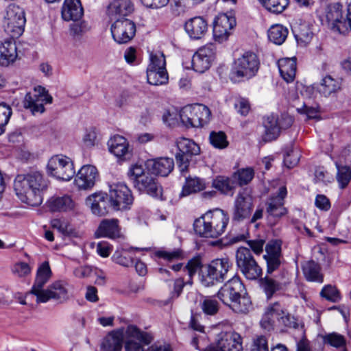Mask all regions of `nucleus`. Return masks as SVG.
Wrapping results in <instances>:
<instances>
[{
	"label": "nucleus",
	"instance_id": "f257e3e1",
	"mask_svg": "<svg viewBox=\"0 0 351 351\" xmlns=\"http://www.w3.org/2000/svg\"><path fill=\"white\" fill-rule=\"evenodd\" d=\"M49 185L48 180L39 171L19 174L14 181V190L16 196L23 203L31 206L40 205L43 194Z\"/></svg>",
	"mask_w": 351,
	"mask_h": 351
},
{
	"label": "nucleus",
	"instance_id": "f03ea898",
	"mask_svg": "<svg viewBox=\"0 0 351 351\" xmlns=\"http://www.w3.org/2000/svg\"><path fill=\"white\" fill-rule=\"evenodd\" d=\"M229 217L221 209L209 210L197 219L193 223L196 234L205 238H217L226 230Z\"/></svg>",
	"mask_w": 351,
	"mask_h": 351
},
{
	"label": "nucleus",
	"instance_id": "7ed1b4c3",
	"mask_svg": "<svg viewBox=\"0 0 351 351\" xmlns=\"http://www.w3.org/2000/svg\"><path fill=\"white\" fill-rule=\"evenodd\" d=\"M232 263L228 257L216 258L201 268L199 274L201 283L204 287L214 286L222 282L232 268Z\"/></svg>",
	"mask_w": 351,
	"mask_h": 351
},
{
	"label": "nucleus",
	"instance_id": "20e7f679",
	"mask_svg": "<svg viewBox=\"0 0 351 351\" xmlns=\"http://www.w3.org/2000/svg\"><path fill=\"white\" fill-rule=\"evenodd\" d=\"M25 21V12L21 8L14 3L8 6L3 21L7 34L12 38L19 37L24 31Z\"/></svg>",
	"mask_w": 351,
	"mask_h": 351
},
{
	"label": "nucleus",
	"instance_id": "39448f33",
	"mask_svg": "<svg viewBox=\"0 0 351 351\" xmlns=\"http://www.w3.org/2000/svg\"><path fill=\"white\" fill-rule=\"evenodd\" d=\"M210 111L202 104L184 107L180 114L182 123L187 128H201L210 120Z\"/></svg>",
	"mask_w": 351,
	"mask_h": 351
},
{
	"label": "nucleus",
	"instance_id": "423d86ee",
	"mask_svg": "<svg viewBox=\"0 0 351 351\" xmlns=\"http://www.w3.org/2000/svg\"><path fill=\"white\" fill-rule=\"evenodd\" d=\"M108 195L111 208L114 210H129L134 202L131 190L123 183L110 185Z\"/></svg>",
	"mask_w": 351,
	"mask_h": 351
},
{
	"label": "nucleus",
	"instance_id": "0eeeda50",
	"mask_svg": "<svg viewBox=\"0 0 351 351\" xmlns=\"http://www.w3.org/2000/svg\"><path fill=\"white\" fill-rule=\"evenodd\" d=\"M237 267L249 280H256L262 274V269L254 258L250 249L241 247L236 252Z\"/></svg>",
	"mask_w": 351,
	"mask_h": 351
},
{
	"label": "nucleus",
	"instance_id": "6e6552de",
	"mask_svg": "<svg viewBox=\"0 0 351 351\" xmlns=\"http://www.w3.org/2000/svg\"><path fill=\"white\" fill-rule=\"evenodd\" d=\"M47 171L51 176L64 181L70 180L75 173L73 162L63 155H56L49 159Z\"/></svg>",
	"mask_w": 351,
	"mask_h": 351
},
{
	"label": "nucleus",
	"instance_id": "1a4fd4ad",
	"mask_svg": "<svg viewBox=\"0 0 351 351\" xmlns=\"http://www.w3.org/2000/svg\"><path fill=\"white\" fill-rule=\"evenodd\" d=\"M259 61L256 55L252 52H245L234 62V66L231 73V79L250 78L255 75L258 69Z\"/></svg>",
	"mask_w": 351,
	"mask_h": 351
},
{
	"label": "nucleus",
	"instance_id": "9d476101",
	"mask_svg": "<svg viewBox=\"0 0 351 351\" xmlns=\"http://www.w3.org/2000/svg\"><path fill=\"white\" fill-rule=\"evenodd\" d=\"M343 5L340 3L330 4L326 10V17L330 29L339 34H346L351 25L348 19V7L346 18L343 16Z\"/></svg>",
	"mask_w": 351,
	"mask_h": 351
},
{
	"label": "nucleus",
	"instance_id": "9b49d317",
	"mask_svg": "<svg viewBox=\"0 0 351 351\" xmlns=\"http://www.w3.org/2000/svg\"><path fill=\"white\" fill-rule=\"evenodd\" d=\"M52 97L48 94L46 89L40 86L34 88L32 93L25 95L23 106L29 109L33 114L43 113L45 111L44 104H51Z\"/></svg>",
	"mask_w": 351,
	"mask_h": 351
},
{
	"label": "nucleus",
	"instance_id": "f8f14e48",
	"mask_svg": "<svg viewBox=\"0 0 351 351\" xmlns=\"http://www.w3.org/2000/svg\"><path fill=\"white\" fill-rule=\"evenodd\" d=\"M176 145L178 152L176 155L178 162H180V168L182 174L187 171L190 158L192 156L198 155L200 152L199 146L193 141L180 138L177 140ZM185 176V175H183Z\"/></svg>",
	"mask_w": 351,
	"mask_h": 351
},
{
	"label": "nucleus",
	"instance_id": "ddd939ff",
	"mask_svg": "<svg viewBox=\"0 0 351 351\" xmlns=\"http://www.w3.org/2000/svg\"><path fill=\"white\" fill-rule=\"evenodd\" d=\"M111 34L114 41L119 44L129 43L135 36V23L129 19H119L112 24Z\"/></svg>",
	"mask_w": 351,
	"mask_h": 351
},
{
	"label": "nucleus",
	"instance_id": "4468645a",
	"mask_svg": "<svg viewBox=\"0 0 351 351\" xmlns=\"http://www.w3.org/2000/svg\"><path fill=\"white\" fill-rule=\"evenodd\" d=\"M236 25L234 16L226 14H220L215 19L213 23V37L215 41L223 43L228 40Z\"/></svg>",
	"mask_w": 351,
	"mask_h": 351
},
{
	"label": "nucleus",
	"instance_id": "2eb2a0df",
	"mask_svg": "<svg viewBox=\"0 0 351 351\" xmlns=\"http://www.w3.org/2000/svg\"><path fill=\"white\" fill-rule=\"evenodd\" d=\"M253 199L248 189H243L237 194L234 204L232 219L241 221L247 218L252 210Z\"/></svg>",
	"mask_w": 351,
	"mask_h": 351
},
{
	"label": "nucleus",
	"instance_id": "dca6fc26",
	"mask_svg": "<svg viewBox=\"0 0 351 351\" xmlns=\"http://www.w3.org/2000/svg\"><path fill=\"white\" fill-rule=\"evenodd\" d=\"M244 291V286L239 277H232L219 289L218 298L224 304L230 306Z\"/></svg>",
	"mask_w": 351,
	"mask_h": 351
},
{
	"label": "nucleus",
	"instance_id": "f3484780",
	"mask_svg": "<svg viewBox=\"0 0 351 351\" xmlns=\"http://www.w3.org/2000/svg\"><path fill=\"white\" fill-rule=\"evenodd\" d=\"M215 46L212 43L199 48L192 58L193 70L198 73L208 70L215 59Z\"/></svg>",
	"mask_w": 351,
	"mask_h": 351
},
{
	"label": "nucleus",
	"instance_id": "a211bd4d",
	"mask_svg": "<svg viewBox=\"0 0 351 351\" xmlns=\"http://www.w3.org/2000/svg\"><path fill=\"white\" fill-rule=\"evenodd\" d=\"M287 194V188L282 186L276 193L268 198L266 202V212L269 217L279 219L287 213V209L284 206Z\"/></svg>",
	"mask_w": 351,
	"mask_h": 351
},
{
	"label": "nucleus",
	"instance_id": "6ab92c4d",
	"mask_svg": "<svg viewBox=\"0 0 351 351\" xmlns=\"http://www.w3.org/2000/svg\"><path fill=\"white\" fill-rule=\"evenodd\" d=\"M69 299L66 284L63 281H56L50 285L40 296L36 298L37 303H46L50 300L62 303Z\"/></svg>",
	"mask_w": 351,
	"mask_h": 351
},
{
	"label": "nucleus",
	"instance_id": "aec40b11",
	"mask_svg": "<svg viewBox=\"0 0 351 351\" xmlns=\"http://www.w3.org/2000/svg\"><path fill=\"white\" fill-rule=\"evenodd\" d=\"M134 10L131 0H110L106 7V14L110 19H128Z\"/></svg>",
	"mask_w": 351,
	"mask_h": 351
},
{
	"label": "nucleus",
	"instance_id": "412c9836",
	"mask_svg": "<svg viewBox=\"0 0 351 351\" xmlns=\"http://www.w3.org/2000/svg\"><path fill=\"white\" fill-rule=\"evenodd\" d=\"M86 204L97 216L106 215L111 208L109 195L103 192H97L89 195L86 199Z\"/></svg>",
	"mask_w": 351,
	"mask_h": 351
},
{
	"label": "nucleus",
	"instance_id": "4be33fe9",
	"mask_svg": "<svg viewBox=\"0 0 351 351\" xmlns=\"http://www.w3.org/2000/svg\"><path fill=\"white\" fill-rule=\"evenodd\" d=\"M288 284V279L284 274L281 277L275 278L267 275L259 280L260 287L268 300L271 299L276 292L284 289Z\"/></svg>",
	"mask_w": 351,
	"mask_h": 351
},
{
	"label": "nucleus",
	"instance_id": "5701e85b",
	"mask_svg": "<svg viewBox=\"0 0 351 351\" xmlns=\"http://www.w3.org/2000/svg\"><path fill=\"white\" fill-rule=\"evenodd\" d=\"M98 178V171L93 165H84L78 171L75 184L80 189L87 190L93 188Z\"/></svg>",
	"mask_w": 351,
	"mask_h": 351
},
{
	"label": "nucleus",
	"instance_id": "b1692460",
	"mask_svg": "<svg viewBox=\"0 0 351 351\" xmlns=\"http://www.w3.org/2000/svg\"><path fill=\"white\" fill-rule=\"evenodd\" d=\"M242 337L235 332L226 335L221 339L216 346H208L204 351H241Z\"/></svg>",
	"mask_w": 351,
	"mask_h": 351
},
{
	"label": "nucleus",
	"instance_id": "393cba45",
	"mask_svg": "<svg viewBox=\"0 0 351 351\" xmlns=\"http://www.w3.org/2000/svg\"><path fill=\"white\" fill-rule=\"evenodd\" d=\"M108 146L110 153L122 160L130 159L132 156V149L128 140L120 135H115L108 141Z\"/></svg>",
	"mask_w": 351,
	"mask_h": 351
},
{
	"label": "nucleus",
	"instance_id": "a878e982",
	"mask_svg": "<svg viewBox=\"0 0 351 351\" xmlns=\"http://www.w3.org/2000/svg\"><path fill=\"white\" fill-rule=\"evenodd\" d=\"M52 272L49 262L45 261L38 268L34 285L30 293L38 298L45 291L43 289L45 284L49 280Z\"/></svg>",
	"mask_w": 351,
	"mask_h": 351
},
{
	"label": "nucleus",
	"instance_id": "bb28decb",
	"mask_svg": "<svg viewBox=\"0 0 351 351\" xmlns=\"http://www.w3.org/2000/svg\"><path fill=\"white\" fill-rule=\"evenodd\" d=\"M184 29L191 39L199 40L206 34L208 23L203 17L195 16L185 22Z\"/></svg>",
	"mask_w": 351,
	"mask_h": 351
},
{
	"label": "nucleus",
	"instance_id": "cd10ccee",
	"mask_svg": "<svg viewBox=\"0 0 351 351\" xmlns=\"http://www.w3.org/2000/svg\"><path fill=\"white\" fill-rule=\"evenodd\" d=\"M17 56V48L14 38H8L0 41V64L1 66H7L13 63Z\"/></svg>",
	"mask_w": 351,
	"mask_h": 351
},
{
	"label": "nucleus",
	"instance_id": "c85d7f7f",
	"mask_svg": "<svg viewBox=\"0 0 351 351\" xmlns=\"http://www.w3.org/2000/svg\"><path fill=\"white\" fill-rule=\"evenodd\" d=\"M134 187L139 191L145 193L154 197L160 198L162 196V189L161 186L156 179L149 173L137 180Z\"/></svg>",
	"mask_w": 351,
	"mask_h": 351
},
{
	"label": "nucleus",
	"instance_id": "c756f323",
	"mask_svg": "<svg viewBox=\"0 0 351 351\" xmlns=\"http://www.w3.org/2000/svg\"><path fill=\"white\" fill-rule=\"evenodd\" d=\"M97 238L106 237L115 239L121 237L119 221L117 219H103L95 232Z\"/></svg>",
	"mask_w": 351,
	"mask_h": 351
},
{
	"label": "nucleus",
	"instance_id": "7c9ffc66",
	"mask_svg": "<svg viewBox=\"0 0 351 351\" xmlns=\"http://www.w3.org/2000/svg\"><path fill=\"white\" fill-rule=\"evenodd\" d=\"M147 168L152 173L161 176H167L173 169L174 162L173 158L161 157L148 160L146 162Z\"/></svg>",
	"mask_w": 351,
	"mask_h": 351
},
{
	"label": "nucleus",
	"instance_id": "2f4dec72",
	"mask_svg": "<svg viewBox=\"0 0 351 351\" xmlns=\"http://www.w3.org/2000/svg\"><path fill=\"white\" fill-rule=\"evenodd\" d=\"M84 10L80 0H64L62 17L64 21H76L82 17Z\"/></svg>",
	"mask_w": 351,
	"mask_h": 351
},
{
	"label": "nucleus",
	"instance_id": "473e14b6",
	"mask_svg": "<svg viewBox=\"0 0 351 351\" xmlns=\"http://www.w3.org/2000/svg\"><path fill=\"white\" fill-rule=\"evenodd\" d=\"M320 95L328 97L337 94L341 89V80L331 75H326L317 86Z\"/></svg>",
	"mask_w": 351,
	"mask_h": 351
},
{
	"label": "nucleus",
	"instance_id": "72a5a7b5",
	"mask_svg": "<svg viewBox=\"0 0 351 351\" xmlns=\"http://www.w3.org/2000/svg\"><path fill=\"white\" fill-rule=\"evenodd\" d=\"M263 126L265 131L262 135L263 141L267 143L278 138L280 132L278 118L273 115L266 117L263 121Z\"/></svg>",
	"mask_w": 351,
	"mask_h": 351
},
{
	"label": "nucleus",
	"instance_id": "f704fd0d",
	"mask_svg": "<svg viewBox=\"0 0 351 351\" xmlns=\"http://www.w3.org/2000/svg\"><path fill=\"white\" fill-rule=\"evenodd\" d=\"M123 346V333L113 331L106 335L101 343L103 351H121Z\"/></svg>",
	"mask_w": 351,
	"mask_h": 351
},
{
	"label": "nucleus",
	"instance_id": "c9c22d12",
	"mask_svg": "<svg viewBox=\"0 0 351 351\" xmlns=\"http://www.w3.org/2000/svg\"><path fill=\"white\" fill-rule=\"evenodd\" d=\"M206 189V182L198 177L185 176V183L180 197H186L193 193H196Z\"/></svg>",
	"mask_w": 351,
	"mask_h": 351
},
{
	"label": "nucleus",
	"instance_id": "e433bc0d",
	"mask_svg": "<svg viewBox=\"0 0 351 351\" xmlns=\"http://www.w3.org/2000/svg\"><path fill=\"white\" fill-rule=\"evenodd\" d=\"M278 69L282 77L287 82L294 80L296 73L295 58H284L278 61Z\"/></svg>",
	"mask_w": 351,
	"mask_h": 351
},
{
	"label": "nucleus",
	"instance_id": "4c0bfd02",
	"mask_svg": "<svg viewBox=\"0 0 351 351\" xmlns=\"http://www.w3.org/2000/svg\"><path fill=\"white\" fill-rule=\"evenodd\" d=\"M302 270L307 280L317 282H323V275L320 272V266L314 261L305 263L302 266Z\"/></svg>",
	"mask_w": 351,
	"mask_h": 351
},
{
	"label": "nucleus",
	"instance_id": "58836bf2",
	"mask_svg": "<svg viewBox=\"0 0 351 351\" xmlns=\"http://www.w3.org/2000/svg\"><path fill=\"white\" fill-rule=\"evenodd\" d=\"M75 202L70 196L64 195L51 199L49 207L52 211L67 212L75 208Z\"/></svg>",
	"mask_w": 351,
	"mask_h": 351
},
{
	"label": "nucleus",
	"instance_id": "ea45409f",
	"mask_svg": "<svg viewBox=\"0 0 351 351\" xmlns=\"http://www.w3.org/2000/svg\"><path fill=\"white\" fill-rule=\"evenodd\" d=\"M288 35V29L282 25H272L268 30V38L276 45L282 44Z\"/></svg>",
	"mask_w": 351,
	"mask_h": 351
},
{
	"label": "nucleus",
	"instance_id": "a19ab883",
	"mask_svg": "<svg viewBox=\"0 0 351 351\" xmlns=\"http://www.w3.org/2000/svg\"><path fill=\"white\" fill-rule=\"evenodd\" d=\"M154 66L147 67V78L149 84L154 86L162 85L167 83L168 73L167 71L162 70H154Z\"/></svg>",
	"mask_w": 351,
	"mask_h": 351
},
{
	"label": "nucleus",
	"instance_id": "79ce46f5",
	"mask_svg": "<svg viewBox=\"0 0 351 351\" xmlns=\"http://www.w3.org/2000/svg\"><path fill=\"white\" fill-rule=\"evenodd\" d=\"M199 306L206 315L213 316L219 311V303L215 298L206 296L200 301Z\"/></svg>",
	"mask_w": 351,
	"mask_h": 351
},
{
	"label": "nucleus",
	"instance_id": "37998d69",
	"mask_svg": "<svg viewBox=\"0 0 351 351\" xmlns=\"http://www.w3.org/2000/svg\"><path fill=\"white\" fill-rule=\"evenodd\" d=\"M125 335L128 337L138 340L140 342L146 345L149 344L153 339L151 335L146 332L140 330L136 326L133 325H130L127 327Z\"/></svg>",
	"mask_w": 351,
	"mask_h": 351
},
{
	"label": "nucleus",
	"instance_id": "c03bdc74",
	"mask_svg": "<svg viewBox=\"0 0 351 351\" xmlns=\"http://www.w3.org/2000/svg\"><path fill=\"white\" fill-rule=\"evenodd\" d=\"M261 2L266 10L276 14L282 13L289 4V0H261Z\"/></svg>",
	"mask_w": 351,
	"mask_h": 351
},
{
	"label": "nucleus",
	"instance_id": "a18cd8bd",
	"mask_svg": "<svg viewBox=\"0 0 351 351\" xmlns=\"http://www.w3.org/2000/svg\"><path fill=\"white\" fill-rule=\"evenodd\" d=\"M274 315H276L278 317L285 315L284 308L279 302H275L267 308V311L261 321L262 325L265 328L267 326V325H272L271 317ZM278 319H279V317H278Z\"/></svg>",
	"mask_w": 351,
	"mask_h": 351
},
{
	"label": "nucleus",
	"instance_id": "49530a36",
	"mask_svg": "<svg viewBox=\"0 0 351 351\" xmlns=\"http://www.w3.org/2000/svg\"><path fill=\"white\" fill-rule=\"evenodd\" d=\"M254 176V171L251 167L243 168L234 173L232 178L238 182L239 185L243 186L250 183Z\"/></svg>",
	"mask_w": 351,
	"mask_h": 351
},
{
	"label": "nucleus",
	"instance_id": "de8ad7c7",
	"mask_svg": "<svg viewBox=\"0 0 351 351\" xmlns=\"http://www.w3.org/2000/svg\"><path fill=\"white\" fill-rule=\"evenodd\" d=\"M337 169V180L341 188H345L351 179V169L346 165H340L337 162H335Z\"/></svg>",
	"mask_w": 351,
	"mask_h": 351
},
{
	"label": "nucleus",
	"instance_id": "09e8293b",
	"mask_svg": "<svg viewBox=\"0 0 351 351\" xmlns=\"http://www.w3.org/2000/svg\"><path fill=\"white\" fill-rule=\"evenodd\" d=\"M209 140L210 144L217 149H224L228 145L227 136L223 132H211L210 133Z\"/></svg>",
	"mask_w": 351,
	"mask_h": 351
},
{
	"label": "nucleus",
	"instance_id": "8fccbe9b",
	"mask_svg": "<svg viewBox=\"0 0 351 351\" xmlns=\"http://www.w3.org/2000/svg\"><path fill=\"white\" fill-rule=\"evenodd\" d=\"M113 261L123 267H128L134 263V258L128 250L116 251L112 256Z\"/></svg>",
	"mask_w": 351,
	"mask_h": 351
},
{
	"label": "nucleus",
	"instance_id": "3c124183",
	"mask_svg": "<svg viewBox=\"0 0 351 351\" xmlns=\"http://www.w3.org/2000/svg\"><path fill=\"white\" fill-rule=\"evenodd\" d=\"M301 154L298 149L287 148L284 156V164L289 168H293L296 166L300 160Z\"/></svg>",
	"mask_w": 351,
	"mask_h": 351
},
{
	"label": "nucleus",
	"instance_id": "603ef678",
	"mask_svg": "<svg viewBox=\"0 0 351 351\" xmlns=\"http://www.w3.org/2000/svg\"><path fill=\"white\" fill-rule=\"evenodd\" d=\"M251 304L249 298L241 295L230 306L237 313H246L251 308Z\"/></svg>",
	"mask_w": 351,
	"mask_h": 351
},
{
	"label": "nucleus",
	"instance_id": "864d4df0",
	"mask_svg": "<svg viewBox=\"0 0 351 351\" xmlns=\"http://www.w3.org/2000/svg\"><path fill=\"white\" fill-rule=\"evenodd\" d=\"M213 186L222 193L227 194L231 191L233 188V183L228 178L219 176L213 180Z\"/></svg>",
	"mask_w": 351,
	"mask_h": 351
},
{
	"label": "nucleus",
	"instance_id": "5fc2aeb1",
	"mask_svg": "<svg viewBox=\"0 0 351 351\" xmlns=\"http://www.w3.org/2000/svg\"><path fill=\"white\" fill-rule=\"evenodd\" d=\"M90 29V27L87 22H76L71 25V34L74 38L80 39L85 35Z\"/></svg>",
	"mask_w": 351,
	"mask_h": 351
},
{
	"label": "nucleus",
	"instance_id": "6e6d98bb",
	"mask_svg": "<svg viewBox=\"0 0 351 351\" xmlns=\"http://www.w3.org/2000/svg\"><path fill=\"white\" fill-rule=\"evenodd\" d=\"M12 114V109L8 105L0 104V135L5 132Z\"/></svg>",
	"mask_w": 351,
	"mask_h": 351
},
{
	"label": "nucleus",
	"instance_id": "4d7b16f0",
	"mask_svg": "<svg viewBox=\"0 0 351 351\" xmlns=\"http://www.w3.org/2000/svg\"><path fill=\"white\" fill-rule=\"evenodd\" d=\"M51 226L66 236L71 235L73 232L70 223L64 219H53L51 221Z\"/></svg>",
	"mask_w": 351,
	"mask_h": 351
},
{
	"label": "nucleus",
	"instance_id": "13d9d810",
	"mask_svg": "<svg viewBox=\"0 0 351 351\" xmlns=\"http://www.w3.org/2000/svg\"><path fill=\"white\" fill-rule=\"evenodd\" d=\"M281 245L280 240H272L265 246L266 254L264 257H280L281 258Z\"/></svg>",
	"mask_w": 351,
	"mask_h": 351
},
{
	"label": "nucleus",
	"instance_id": "bf43d9fd",
	"mask_svg": "<svg viewBox=\"0 0 351 351\" xmlns=\"http://www.w3.org/2000/svg\"><path fill=\"white\" fill-rule=\"evenodd\" d=\"M152 66H154V70L167 71L165 67V58L162 53L157 52L156 53H152L150 54V64H149L148 67H152Z\"/></svg>",
	"mask_w": 351,
	"mask_h": 351
},
{
	"label": "nucleus",
	"instance_id": "052dcab7",
	"mask_svg": "<svg viewBox=\"0 0 351 351\" xmlns=\"http://www.w3.org/2000/svg\"><path fill=\"white\" fill-rule=\"evenodd\" d=\"M320 295L327 300L332 302H337L341 299L340 293L338 289L333 286L326 285L321 291Z\"/></svg>",
	"mask_w": 351,
	"mask_h": 351
},
{
	"label": "nucleus",
	"instance_id": "680f3d73",
	"mask_svg": "<svg viewBox=\"0 0 351 351\" xmlns=\"http://www.w3.org/2000/svg\"><path fill=\"white\" fill-rule=\"evenodd\" d=\"M203 266L204 265H202L201 258L199 257H194L188 261L184 269L187 271L188 275L191 278L197 271H200Z\"/></svg>",
	"mask_w": 351,
	"mask_h": 351
},
{
	"label": "nucleus",
	"instance_id": "e2e57ef3",
	"mask_svg": "<svg viewBox=\"0 0 351 351\" xmlns=\"http://www.w3.org/2000/svg\"><path fill=\"white\" fill-rule=\"evenodd\" d=\"M146 175L143 165L138 164L132 165L128 171V176L132 181L134 186L137 183V180Z\"/></svg>",
	"mask_w": 351,
	"mask_h": 351
},
{
	"label": "nucleus",
	"instance_id": "0e129e2a",
	"mask_svg": "<svg viewBox=\"0 0 351 351\" xmlns=\"http://www.w3.org/2000/svg\"><path fill=\"white\" fill-rule=\"evenodd\" d=\"M155 256L167 261H172L182 258V251L180 250L172 251L158 250L155 252Z\"/></svg>",
	"mask_w": 351,
	"mask_h": 351
},
{
	"label": "nucleus",
	"instance_id": "69168bd1",
	"mask_svg": "<svg viewBox=\"0 0 351 351\" xmlns=\"http://www.w3.org/2000/svg\"><path fill=\"white\" fill-rule=\"evenodd\" d=\"M324 342L336 348L344 346L346 344V340L343 336L336 333H332L325 336Z\"/></svg>",
	"mask_w": 351,
	"mask_h": 351
},
{
	"label": "nucleus",
	"instance_id": "338daca9",
	"mask_svg": "<svg viewBox=\"0 0 351 351\" xmlns=\"http://www.w3.org/2000/svg\"><path fill=\"white\" fill-rule=\"evenodd\" d=\"M12 270L18 277L22 278L30 274L31 267L26 263L19 262L13 266Z\"/></svg>",
	"mask_w": 351,
	"mask_h": 351
},
{
	"label": "nucleus",
	"instance_id": "774afa93",
	"mask_svg": "<svg viewBox=\"0 0 351 351\" xmlns=\"http://www.w3.org/2000/svg\"><path fill=\"white\" fill-rule=\"evenodd\" d=\"M251 351H269L266 337L261 335L254 339Z\"/></svg>",
	"mask_w": 351,
	"mask_h": 351
}]
</instances>
